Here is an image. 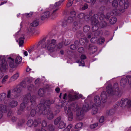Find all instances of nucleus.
I'll return each instance as SVG.
<instances>
[{
	"label": "nucleus",
	"mask_w": 131,
	"mask_h": 131,
	"mask_svg": "<svg viewBox=\"0 0 131 131\" xmlns=\"http://www.w3.org/2000/svg\"><path fill=\"white\" fill-rule=\"evenodd\" d=\"M91 108V106L87 103H85L83 106V109L85 112L89 111Z\"/></svg>",
	"instance_id": "5701e85b"
},
{
	"label": "nucleus",
	"mask_w": 131,
	"mask_h": 131,
	"mask_svg": "<svg viewBox=\"0 0 131 131\" xmlns=\"http://www.w3.org/2000/svg\"><path fill=\"white\" fill-rule=\"evenodd\" d=\"M101 97L102 101L103 102H106V101L107 96L105 92H103L102 93Z\"/></svg>",
	"instance_id": "4be33fe9"
},
{
	"label": "nucleus",
	"mask_w": 131,
	"mask_h": 131,
	"mask_svg": "<svg viewBox=\"0 0 131 131\" xmlns=\"http://www.w3.org/2000/svg\"><path fill=\"white\" fill-rule=\"evenodd\" d=\"M8 76L7 75H6L4 76L2 81V83L3 84H5L6 81L7 79H8Z\"/></svg>",
	"instance_id": "a19ab883"
},
{
	"label": "nucleus",
	"mask_w": 131,
	"mask_h": 131,
	"mask_svg": "<svg viewBox=\"0 0 131 131\" xmlns=\"http://www.w3.org/2000/svg\"><path fill=\"white\" fill-rule=\"evenodd\" d=\"M9 61V65L10 67L12 68H14L17 66V64L16 62L14 61V59L11 57H10L8 58Z\"/></svg>",
	"instance_id": "dca6fc26"
},
{
	"label": "nucleus",
	"mask_w": 131,
	"mask_h": 131,
	"mask_svg": "<svg viewBox=\"0 0 131 131\" xmlns=\"http://www.w3.org/2000/svg\"><path fill=\"white\" fill-rule=\"evenodd\" d=\"M48 129L50 131H54V127L53 125H50L48 126Z\"/></svg>",
	"instance_id": "09e8293b"
},
{
	"label": "nucleus",
	"mask_w": 131,
	"mask_h": 131,
	"mask_svg": "<svg viewBox=\"0 0 131 131\" xmlns=\"http://www.w3.org/2000/svg\"><path fill=\"white\" fill-rule=\"evenodd\" d=\"M36 96L34 95H31L29 93H28L25 95L23 98V102L20 105V109L19 111L23 112L25 109L27 104L28 103H30L31 107H32L35 105L36 103L35 102Z\"/></svg>",
	"instance_id": "f03ea898"
},
{
	"label": "nucleus",
	"mask_w": 131,
	"mask_h": 131,
	"mask_svg": "<svg viewBox=\"0 0 131 131\" xmlns=\"http://www.w3.org/2000/svg\"><path fill=\"white\" fill-rule=\"evenodd\" d=\"M39 24V21L38 19H36L34 20L33 22L31 23L30 25L34 27H36Z\"/></svg>",
	"instance_id": "393cba45"
},
{
	"label": "nucleus",
	"mask_w": 131,
	"mask_h": 131,
	"mask_svg": "<svg viewBox=\"0 0 131 131\" xmlns=\"http://www.w3.org/2000/svg\"><path fill=\"white\" fill-rule=\"evenodd\" d=\"M43 111L44 110H45L46 111L45 112L46 113L44 115H46L47 114V117L48 119H52L53 118L54 115L53 114L52 112L51 111L47 110L46 108H45L44 107V106H43Z\"/></svg>",
	"instance_id": "2eb2a0df"
},
{
	"label": "nucleus",
	"mask_w": 131,
	"mask_h": 131,
	"mask_svg": "<svg viewBox=\"0 0 131 131\" xmlns=\"http://www.w3.org/2000/svg\"><path fill=\"white\" fill-rule=\"evenodd\" d=\"M66 126V123L63 121H61L59 123L58 127L60 129L63 128L65 127Z\"/></svg>",
	"instance_id": "bb28decb"
},
{
	"label": "nucleus",
	"mask_w": 131,
	"mask_h": 131,
	"mask_svg": "<svg viewBox=\"0 0 131 131\" xmlns=\"http://www.w3.org/2000/svg\"><path fill=\"white\" fill-rule=\"evenodd\" d=\"M89 50L91 54H93L96 52L97 50V47L95 46H93L92 45H90Z\"/></svg>",
	"instance_id": "a211bd4d"
},
{
	"label": "nucleus",
	"mask_w": 131,
	"mask_h": 131,
	"mask_svg": "<svg viewBox=\"0 0 131 131\" xmlns=\"http://www.w3.org/2000/svg\"><path fill=\"white\" fill-rule=\"evenodd\" d=\"M77 17L78 18L80 19H82L84 18V14L83 13H81L79 14Z\"/></svg>",
	"instance_id": "3c124183"
},
{
	"label": "nucleus",
	"mask_w": 131,
	"mask_h": 131,
	"mask_svg": "<svg viewBox=\"0 0 131 131\" xmlns=\"http://www.w3.org/2000/svg\"><path fill=\"white\" fill-rule=\"evenodd\" d=\"M76 15V14L75 12L74 11H73L71 12L70 13V16L74 18L75 16Z\"/></svg>",
	"instance_id": "864d4df0"
},
{
	"label": "nucleus",
	"mask_w": 131,
	"mask_h": 131,
	"mask_svg": "<svg viewBox=\"0 0 131 131\" xmlns=\"http://www.w3.org/2000/svg\"><path fill=\"white\" fill-rule=\"evenodd\" d=\"M54 102V100H47L45 101L44 99H42L40 103L42 104V107L44 106L46 108V106H48L49 105L53 103Z\"/></svg>",
	"instance_id": "9b49d317"
},
{
	"label": "nucleus",
	"mask_w": 131,
	"mask_h": 131,
	"mask_svg": "<svg viewBox=\"0 0 131 131\" xmlns=\"http://www.w3.org/2000/svg\"><path fill=\"white\" fill-rule=\"evenodd\" d=\"M64 108L65 112L67 114H68L69 120L70 121H71L73 118V115L72 113L70 112L71 111L70 107H68V105H67L64 107Z\"/></svg>",
	"instance_id": "1a4fd4ad"
},
{
	"label": "nucleus",
	"mask_w": 131,
	"mask_h": 131,
	"mask_svg": "<svg viewBox=\"0 0 131 131\" xmlns=\"http://www.w3.org/2000/svg\"><path fill=\"white\" fill-rule=\"evenodd\" d=\"M68 98L69 101H72L78 99V97L77 95H72L71 94H69L68 95Z\"/></svg>",
	"instance_id": "b1692460"
},
{
	"label": "nucleus",
	"mask_w": 131,
	"mask_h": 131,
	"mask_svg": "<svg viewBox=\"0 0 131 131\" xmlns=\"http://www.w3.org/2000/svg\"><path fill=\"white\" fill-rule=\"evenodd\" d=\"M8 67L6 62L2 56H0V70L3 72L5 71Z\"/></svg>",
	"instance_id": "0eeeda50"
},
{
	"label": "nucleus",
	"mask_w": 131,
	"mask_h": 131,
	"mask_svg": "<svg viewBox=\"0 0 131 131\" xmlns=\"http://www.w3.org/2000/svg\"><path fill=\"white\" fill-rule=\"evenodd\" d=\"M50 16L49 11H47L43 13L41 17V19L42 20H43L46 18H48Z\"/></svg>",
	"instance_id": "6ab92c4d"
},
{
	"label": "nucleus",
	"mask_w": 131,
	"mask_h": 131,
	"mask_svg": "<svg viewBox=\"0 0 131 131\" xmlns=\"http://www.w3.org/2000/svg\"><path fill=\"white\" fill-rule=\"evenodd\" d=\"M98 125L97 123L94 124H92L90 126V128L91 129H94L96 128Z\"/></svg>",
	"instance_id": "5fc2aeb1"
},
{
	"label": "nucleus",
	"mask_w": 131,
	"mask_h": 131,
	"mask_svg": "<svg viewBox=\"0 0 131 131\" xmlns=\"http://www.w3.org/2000/svg\"><path fill=\"white\" fill-rule=\"evenodd\" d=\"M34 86L32 84H30L28 86L27 88L29 90H32L33 89Z\"/></svg>",
	"instance_id": "680f3d73"
},
{
	"label": "nucleus",
	"mask_w": 131,
	"mask_h": 131,
	"mask_svg": "<svg viewBox=\"0 0 131 131\" xmlns=\"http://www.w3.org/2000/svg\"><path fill=\"white\" fill-rule=\"evenodd\" d=\"M98 16V17H99V16H100V19L101 20H102L104 18L105 15L104 14H103L101 12L97 14H96ZM97 18H96V19L97 20Z\"/></svg>",
	"instance_id": "f704fd0d"
},
{
	"label": "nucleus",
	"mask_w": 131,
	"mask_h": 131,
	"mask_svg": "<svg viewBox=\"0 0 131 131\" xmlns=\"http://www.w3.org/2000/svg\"><path fill=\"white\" fill-rule=\"evenodd\" d=\"M105 41V39L104 38H99L97 41V43L99 44H101L103 43Z\"/></svg>",
	"instance_id": "58836bf2"
},
{
	"label": "nucleus",
	"mask_w": 131,
	"mask_h": 131,
	"mask_svg": "<svg viewBox=\"0 0 131 131\" xmlns=\"http://www.w3.org/2000/svg\"><path fill=\"white\" fill-rule=\"evenodd\" d=\"M94 101L95 102V105L99 106L101 103V100L99 96L96 95L94 98Z\"/></svg>",
	"instance_id": "f3484780"
},
{
	"label": "nucleus",
	"mask_w": 131,
	"mask_h": 131,
	"mask_svg": "<svg viewBox=\"0 0 131 131\" xmlns=\"http://www.w3.org/2000/svg\"><path fill=\"white\" fill-rule=\"evenodd\" d=\"M34 46H32V47H31L28 50V52H29V53H30L31 52H32L34 50Z\"/></svg>",
	"instance_id": "774afa93"
},
{
	"label": "nucleus",
	"mask_w": 131,
	"mask_h": 131,
	"mask_svg": "<svg viewBox=\"0 0 131 131\" xmlns=\"http://www.w3.org/2000/svg\"><path fill=\"white\" fill-rule=\"evenodd\" d=\"M21 88L20 87L13 89L12 90V92L13 93H15L16 92L17 93H19L21 92Z\"/></svg>",
	"instance_id": "c756f323"
},
{
	"label": "nucleus",
	"mask_w": 131,
	"mask_h": 131,
	"mask_svg": "<svg viewBox=\"0 0 131 131\" xmlns=\"http://www.w3.org/2000/svg\"><path fill=\"white\" fill-rule=\"evenodd\" d=\"M19 73L17 72H16L13 76L11 78L9 83H10L12 81H14L17 79L19 77Z\"/></svg>",
	"instance_id": "aec40b11"
},
{
	"label": "nucleus",
	"mask_w": 131,
	"mask_h": 131,
	"mask_svg": "<svg viewBox=\"0 0 131 131\" xmlns=\"http://www.w3.org/2000/svg\"><path fill=\"white\" fill-rule=\"evenodd\" d=\"M47 122L45 120L43 121L42 123V126L43 127H45L47 126Z\"/></svg>",
	"instance_id": "13d9d810"
},
{
	"label": "nucleus",
	"mask_w": 131,
	"mask_h": 131,
	"mask_svg": "<svg viewBox=\"0 0 131 131\" xmlns=\"http://www.w3.org/2000/svg\"><path fill=\"white\" fill-rule=\"evenodd\" d=\"M76 114L78 119L79 120H81L84 117L83 112L81 108H78L77 110Z\"/></svg>",
	"instance_id": "4468645a"
},
{
	"label": "nucleus",
	"mask_w": 131,
	"mask_h": 131,
	"mask_svg": "<svg viewBox=\"0 0 131 131\" xmlns=\"http://www.w3.org/2000/svg\"><path fill=\"white\" fill-rule=\"evenodd\" d=\"M24 36H23L20 37L19 39V45L20 46H22L24 43Z\"/></svg>",
	"instance_id": "473e14b6"
},
{
	"label": "nucleus",
	"mask_w": 131,
	"mask_h": 131,
	"mask_svg": "<svg viewBox=\"0 0 131 131\" xmlns=\"http://www.w3.org/2000/svg\"><path fill=\"white\" fill-rule=\"evenodd\" d=\"M62 43H58L57 46V48L58 49H60L62 47Z\"/></svg>",
	"instance_id": "0e129e2a"
},
{
	"label": "nucleus",
	"mask_w": 131,
	"mask_h": 131,
	"mask_svg": "<svg viewBox=\"0 0 131 131\" xmlns=\"http://www.w3.org/2000/svg\"><path fill=\"white\" fill-rule=\"evenodd\" d=\"M43 41H40L37 46V49L40 50L42 48H46L50 52H53L56 50L57 43L56 40L53 39H50L47 40L43 43L42 46Z\"/></svg>",
	"instance_id": "f257e3e1"
},
{
	"label": "nucleus",
	"mask_w": 131,
	"mask_h": 131,
	"mask_svg": "<svg viewBox=\"0 0 131 131\" xmlns=\"http://www.w3.org/2000/svg\"><path fill=\"white\" fill-rule=\"evenodd\" d=\"M72 1H71L70 0L69 1L67 4V7H69L72 5Z\"/></svg>",
	"instance_id": "bf43d9fd"
},
{
	"label": "nucleus",
	"mask_w": 131,
	"mask_h": 131,
	"mask_svg": "<svg viewBox=\"0 0 131 131\" xmlns=\"http://www.w3.org/2000/svg\"><path fill=\"white\" fill-rule=\"evenodd\" d=\"M118 5V2L117 0H114L113 2L112 5L113 6L116 7H117Z\"/></svg>",
	"instance_id": "8fccbe9b"
},
{
	"label": "nucleus",
	"mask_w": 131,
	"mask_h": 131,
	"mask_svg": "<svg viewBox=\"0 0 131 131\" xmlns=\"http://www.w3.org/2000/svg\"><path fill=\"white\" fill-rule=\"evenodd\" d=\"M7 98H13L12 95L11 94V92L10 90H9L7 92Z\"/></svg>",
	"instance_id": "a18cd8bd"
},
{
	"label": "nucleus",
	"mask_w": 131,
	"mask_h": 131,
	"mask_svg": "<svg viewBox=\"0 0 131 131\" xmlns=\"http://www.w3.org/2000/svg\"><path fill=\"white\" fill-rule=\"evenodd\" d=\"M127 83V80L125 78H123L121 80V86L125 85Z\"/></svg>",
	"instance_id": "ea45409f"
},
{
	"label": "nucleus",
	"mask_w": 131,
	"mask_h": 131,
	"mask_svg": "<svg viewBox=\"0 0 131 131\" xmlns=\"http://www.w3.org/2000/svg\"><path fill=\"white\" fill-rule=\"evenodd\" d=\"M98 18V16L96 14H94L92 18L91 25L93 26L92 27V31L94 32L97 31L98 29V26L99 21L96 19Z\"/></svg>",
	"instance_id": "423d86ee"
},
{
	"label": "nucleus",
	"mask_w": 131,
	"mask_h": 131,
	"mask_svg": "<svg viewBox=\"0 0 131 131\" xmlns=\"http://www.w3.org/2000/svg\"><path fill=\"white\" fill-rule=\"evenodd\" d=\"M4 103L7 105L12 107H15L18 104V102L14 101H8L7 100H6L4 101Z\"/></svg>",
	"instance_id": "ddd939ff"
},
{
	"label": "nucleus",
	"mask_w": 131,
	"mask_h": 131,
	"mask_svg": "<svg viewBox=\"0 0 131 131\" xmlns=\"http://www.w3.org/2000/svg\"><path fill=\"white\" fill-rule=\"evenodd\" d=\"M99 27L101 28H104L107 26V23L104 21H101L99 25Z\"/></svg>",
	"instance_id": "c9c22d12"
},
{
	"label": "nucleus",
	"mask_w": 131,
	"mask_h": 131,
	"mask_svg": "<svg viewBox=\"0 0 131 131\" xmlns=\"http://www.w3.org/2000/svg\"><path fill=\"white\" fill-rule=\"evenodd\" d=\"M22 57L19 56H18L16 57L15 61L18 64L20 63L22 61Z\"/></svg>",
	"instance_id": "2f4dec72"
},
{
	"label": "nucleus",
	"mask_w": 131,
	"mask_h": 131,
	"mask_svg": "<svg viewBox=\"0 0 131 131\" xmlns=\"http://www.w3.org/2000/svg\"><path fill=\"white\" fill-rule=\"evenodd\" d=\"M74 18L71 16H69L68 17V19L67 20L68 23H70L72 22L74 20Z\"/></svg>",
	"instance_id": "de8ad7c7"
},
{
	"label": "nucleus",
	"mask_w": 131,
	"mask_h": 131,
	"mask_svg": "<svg viewBox=\"0 0 131 131\" xmlns=\"http://www.w3.org/2000/svg\"><path fill=\"white\" fill-rule=\"evenodd\" d=\"M26 80L28 83H30L33 80V79L31 78H27L26 79Z\"/></svg>",
	"instance_id": "052dcab7"
},
{
	"label": "nucleus",
	"mask_w": 131,
	"mask_h": 131,
	"mask_svg": "<svg viewBox=\"0 0 131 131\" xmlns=\"http://www.w3.org/2000/svg\"><path fill=\"white\" fill-rule=\"evenodd\" d=\"M62 41L64 43V44L65 46H67L70 43V41L68 39H63Z\"/></svg>",
	"instance_id": "79ce46f5"
},
{
	"label": "nucleus",
	"mask_w": 131,
	"mask_h": 131,
	"mask_svg": "<svg viewBox=\"0 0 131 131\" xmlns=\"http://www.w3.org/2000/svg\"><path fill=\"white\" fill-rule=\"evenodd\" d=\"M6 96V93H3L1 94L0 95V99H1V101H4L5 99Z\"/></svg>",
	"instance_id": "4c0bfd02"
},
{
	"label": "nucleus",
	"mask_w": 131,
	"mask_h": 131,
	"mask_svg": "<svg viewBox=\"0 0 131 131\" xmlns=\"http://www.w3.org/2000/svg\"><path fill=\"white\" fill-rule=\"evenodd\" d=\"M124 3H123L122 4H119V10L121 12H124L125 11V9L127 8L128 7V2L127 1H124Z\"/></svg>",
	"instance_id": "9d476101"
},
{
	"label": "nucleus",
	"mask_w": 131,
	"mask_h": 131,
	"mask_svg": "<svg viewBox=\"0 0 131 131\" xmlns=\"http://www.w3.org/2000/svg\"><path fill=\"white\" fill-rule=\"evenodd\" d=\"M45 93L44 90L42 89H40L38 91L39 95L40 96H43Z\"/></svg>",
	"instance_id": "72a5a7b5"
},
{
	"label": "nucleus",
	"mask_w": 131,
	"mask_h": 131,
	"mask_svg": "<svg viewBox=\"0 0 131 131\" xmlns=\"http://www.w3.org/2000/svg\"><path fill=\"white\" fill-rule=\"evenodd\" d=\"M61 118V116H59L55 119L54 121V123L55 125H57L60 121Z\"/></svg>",
	"instance_id": "e433bc0d"
},
{
	"label": "nucleus",
	"mask_w": 131,
	"mask_h": 131,
	"mask_svg": "<svg viewBox=\"0 0 131 131\" xmlns=\"http://www.w3.org/2000/svg\"><path fill=\"white\" fill-rule=\"evenodd\" d=\"M78 51L79 53H83L84 51V49L83 47L79 48L78 49Z\"/></svg>",
	"instance_id": "6e6d98bb"
},
{
	"label": "nucleus",
	"mask_w": 131,
	"mask_h": 131,
	"mask_svg": "<svg viewBox=\"0 0 131 131\" xmlns=\"http://www.w3.org/2000/svg\"><path fill=\"white\" fill-rule=\"evenodd\" d=\"M83 124L82 123H80L77 124L75 126V128L76 129L80 128L82 127Z\"/></svg>",
	"instance_id": "c03bdc74"
},
{
	"label": "nucleus",
	"mask_w": 131,
	"mask_h": 131,
	"mask_svg": "<svg viewBox=\"0 0 131 131\" xmlns=\"http://www.w3.org/2000/svg\"><path fill=\"white\" fill-rule=\"evenodd\" d=\"M82 23L81 21L79 20L75 21L73 23V27L72 28V30L75 31L77 29L80 28L82 26Z\"/></svg>",
	"instance_id": "f8f14e48"
},
{
	"label": "nucleus",
	"mask_w": 131,
	"mask_h": 131,
	"mask_svg": "<svg viewBox=\"0 0 131 131\" xmlns=\"http://www.w3.org/2000/svg\"><path fill=\"white\" fill-rule=\"evenodd\" d=\"M90 29V27L88 26H85L83 28V31L85 32H87Z\"/></svg>",
	"instance_id": "37998d69"
},
{
	"label": "nucleus",
	"mask_w": 131,
	"mask_h": 131,
	"mask_svg": "<svg viewBox=\"0 0 131 131\" xmlns=\"http://www.w3.org/2000/svg\"><path fill=\"white\" fill-rule=\"evenodd\" d=\"M106 90L108 93L111 95H114L116 96H120L122 94L121 91L119 89L118 84L117 83L114 84L113 88L111 85H108L106 87Z\"/></svg>",
	"instance_id": "7ed1b4c3"
},
{
	"label": "nucleus",
	"mask_w": 131,
	"mask_h": 131,
	"mask_svg": "<svg viewBox=\"0 0 131 131\" xmlns=\"http://www.w3.org/2000/svg\"><path fill=\"white\" fill-rule=\"evenodd\" d=\"M7 111V108L5 106L0 105V111L3 113L6 112Z\"/></svg>",
	"instance_id": "cd10ccee"
},
{
	"label": "nucleus",
	"mask_w": 131,
	"mask_h": 131,
	"mask_svg": "<svg viewBox=\"0 0 131 131\" xmlns=\"http://www.w3.org/2000/svg\"><path fill=\"white\" fill-rule=\"evenodd\" d=\"M65 0H61L58 2H56L54 5H51V6L53 9H55L52 12L51 16V18L53 19L57 17L58 14L57 11L59 9V7L61 6L62 3Z\"/></svg>",
	"instance_id": "20e7f679"
},
{
	"label": "nucleus",
	"mask_w": 131,
	"mask_h": 131,
	"mask_svg": "<svg viewBox=\"0 0 131 131\" xmlns=\"http://www.w3.org/2000/svg\"><path fill=\"white\" fill-rule=\"evenodd\" d=\"M88 41L86 38H82L79 40V42L80 44L82 45H83L85 44V42H88Z\"/></svg>",
	"instance_id": "c85d7f7f"
},
{
	"label": "nucleus",
	"mask_w": 131,
	"mask_h": 131,
	"mask_svg": "<svg viewBox=\"0 0 131 131\" xmlns=\"http://www.w3.org/2000/svg\"><path fill=\"white\" fill-rule=\"evenodd\" d=\"M41 122V120L40 118L35 119L34 121L32 119H30L28 121L27 125L29 127H32L33 125L34 127H36L38 124H40Z\"/></svg>",
	"instance_id": "6e6552de"
},
{
	"label": "nucleus",
	"mask_w": 131,
	"mask_h": 131,
	"mask_svg": "<svg viewBox=\"0 0 131 131\" xmlns=\"http://www.w3.org/2000/svg\"><path fill=\"white\" fill-rule=\"evenodd\" d=\"M117 20V19L115 17H112L110 20V23L111 24H114L116 22Z\"/></svg>",
	"instance_id": "7c9ffc66"
},
{
	"label": "nucleus",
	"mask_w": 131,
	"mask_h": 131,
	"mask_svg": "<svg viewBox=\"0 0 131 131\" xmlns=\"http://www.w3.org/2000/svg\"><path fill=\"white\" fill-rule=\"evenodd\" d=\"M71 124L69 125L67 127L63 130V131H69L70 128L72 127Z\"/></svg>",
	"instance_id": "49530a36"
},
{
	"label": "nucleus",
	"mask_w": 131,
	"mask_h": 131,
	"mask_svg": "<svg viewBox=\"0 0 131 131\" xmlns=\"http://www.w3.org/2000/svg\"><path fill=\"white\" fill-rule=\"evenodd\" d=\"M43 107L42 106V104L40 103L38 105L36 108V110L35 109H32L31 111L30 115L32 116H34L36 114V113H38L39 115H41L42 114H46L45 112L46 111L45 110L43 111Z\"/></svg>",
	"instance_id": "39448f33"
},
{
	"label": "nucleus",
	"mask_w": 131,
	"mask_h": 131,
	"mask_svg": "<svg viewBox=\"0 0 131 131\" xmlns=\"http://www.w3.org/2000/svg\"><path fill=\"white\" fill-rule=\"evenodd\" d=\"M32 14V12H30L29 13H26L25 14V15L27 17H31Z\"/></svg>",
	"instance_id": "69168bd1"
},
{
	"label": "nucleus",
	"mask_w": 131,
	"mask_h": 131,
	"mask_svg": "<svg viewBox=\"0 0 131 131\" xmlns=\"http://www.w3.org/2000/svg\"><path fill=\"white\" fill-rule=\"evenodd\" d=\"M126 77L128 80L129 84L131 86V77L130 76H127Z\"/></svg>",
	"instance_id": "4d7b16f0"
},
{
	"label": "nucleus",
	"mask_w": 131,
	"mask_h": 131,
	"mask_svg": "<svg viewBox=\"0 0 131 131\" xmlns=\"http://www.w3.org/2000/svg\"><path fill=\"white\" fill-rule=\"evenodd\" d=\"M97 106L93 105H92V113L93 114H96L98 112V110L97 108Z\"/></svg>",
	"instance_id": "a878e982"
},
{
	"label": "nucleus",
	"mask_w": 131,
	"mask_h": 131,
	"mask_svg": "<svg viewBox=\"0 0 131 131\" xmlns=\"http://www.w3.org/2000/svg\"><path fill=\"white\" fill-rule=\"evenodd\" d=\"M126 106H127L128 107H131V100H128L127 99V103Z\"/></svg>",
	"instance_id": "603ef678"
},
{
	"label": "nucleus",
	"mask_w": 131,
	"mask_h": 131,
	"mask_svg": "<svg viewBox=\"0 0 131 131\" xmlns=\"http://www.w3.org/2000/svg\"><path fill=\"white\" fill-rule=\"evenodd\" d=\"M70 49L72 50H75L77 48L74 44L71 45L70 46Z\"/></svg>",
	"instance_id": "338daca9"
},
{
	"label": "nucleus",
	"mask_w": 131,
	"mask_h": 131,
	"mask_svg": "<svg viewBox=\"0 0 131 131\" xmlns=\"http://www.w3.org/2000/svg\"><path fill=\"white\" fill-rule=\"evenodd\" d=\"M127 102V99H122L120 102H118V104L121 107L126 106Z\"/></svg>",
	"instance_id": "412c9836"
},
{
	"label": "nucleus",
	"mask_w": 131,
	"mask_h": 131,
	"mask_svg": "<svg viewBox=\"0 0 131 131\" xmlns=\"http://www.w3.org/2000/svg\"><path fill=\"white\" fill-rule=\"evenodd\" d=\"M96 39L95 37H92L91 39V42L94 43L96 42Z\"/></svg>",
	"instance_id": "e2e57ef3"
}]
</instances>
